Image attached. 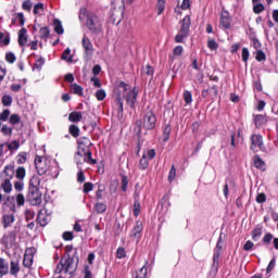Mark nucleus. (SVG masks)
<instances>
[{"label":"nucleus","instance_id":"1","mask_svg":"<svg viewBox=\"0 0 278 278\" xmlns=\"http://www.w3.org/2000/svg\"><path fill=\"white\" fill-rule=\"evenodd\" d=\"M115 94L117 97V108L118 112L123 113V99H126L127 105L134 109L136 108V101L138 99V89L131 88L125 81H121L118 86L115 88Z\"/></svg>","mask_w":278,"mask_h":278},{"label":"nucleus","instance_id":"2","mask_svg":"<svg viewBox=\"0 0 278 278\" xmlns=\"http://www.w3.org/2000/svg\"><path fill=\"white\" fill-rule=\"evenodd\" d=\"M35 166L38 175H47V177H50V179H58L60 176V163H58L55 160L36 156Z\"/></svg>","mask_w":278,"mask_h":278},{"label":"nucleus","instance_id":"3","mask_svg":"<svg viewBox=\"0 0 278 278\" xmlns=\"http://www.w3.org/2000/svg\"><path fill=\"white\" fill-rule=\"evenodd\" d=\"M40 188H42V179L38 175H34L29 179V187L27 193V201L30 205H40L42 203V193H40Z\"/></svg>","mask_w":278,"mask_h":278},{"label":"nucleus","instance_id":"4","mask_svg":"<svg viewBox=\"0 0 278 278\" xmlns=\"http://www.w3.org/2000/svg\"><path fill=\"white\" fill-rule=\"evenodd\" d=\"M79 21H86V25L92 34H101V31H103V26L99 16L86 9H80Z\"/></svg>","mask_w":278,"mask_h":278},{"label":"nucleus","instance_id":"5","mask_svg":"<svg viewBox=\"0 0 278 278\" xmlns=\"http://www.w3.org/2000/svg\"><path fill=\"white\" fill-rule=\"evenodd\" d=\"M180 29L178 34L175 37V42H184L185 38H188L190 35V25H192V21L190 20V15H186L181 21H180Z\"/></svg>","mask_w":278,"mask_h":278},{"label":"nucleus","instance_id":"6","mask_svg":"<svg viewBox=\"0 0 278 278\" xmlns=\"http://www.w3.org/2000/svg\"><path fill=\"white\" fill-rule=\"evenodd\" d=\"M75 162L77 164V168H81V164H97V160L92 159V156L88 157V152H84L78 150L75 154Z\"/></svg>","mask_w":278,"mask_h":278},{"label":"nucleus","instance_id":"7","mask_svg":"<svg viewBox=\"0 0 278 278\" xmlns=\"http://www.w3.org/2000/svg\"><path fill=\"white\" fill-rule=\"evenodd\" d=\"M155 123H157V117H155V113H153V111H148L143 117V129H155Z\"/></svg>","mask_w":278,"mask_h":278},{"label":"nucleus","instance_id":"8","mask_svg":"<svg viewBox=\"0 0 278 278\" xmlns=\"http://www.w3.org/2000/svg\"><path fill=\"white\" fill-rule=\"evenodd\" d=\"M90 147H92V142L87 137H80L78 139V151H83L87 153L89 159L92 155V151H90Z\"/></svg>","mask_w":278,"mask_h":278},{"label":"nucleus","instance_id":"9","mask_svg":"<svg viewBox=\"0 0 278 278\" xmlns=\"http://www.w3.org/2000/svg\"><path fill=\"white\" fill-rule=\"evenodd\" d=\"M72 264H73V260L66 256H63L55 268L56 275H60V273H68Z\"/></svg>","mask_w":278,"mask_h":278},{"label":"nucleus","instance_id":"10","mask_svg":"<svg viewBox=\"0 0 278 278\" xmlns=\"http://www.w3.org/2000/svg\"><path fill=\"white\" fill-rule=\"evenodd\" d=\"M36 255V248L31 247L26 249L24 254L23 264L25 268H31L34 265V256Z\"/></svg>","mask_w":278,"mask_h":278},{"label":"nucleus","instance_id":"11","mask_svg":"<svg viewBox=\"0 0 278 278\" xmlns=\"http://www.w3.org/2000/svg\"><path fill=\"white\" fill-rule=\"evenodd\" d=\"M37 223L40 225V227H47V225L51 223V213H47L45 208L41 210L38 213Z\"/></svg>","mask_w":278,"mask_h":278},{"label":"nucleus","instance_id":"12","mask_svg":"<svg viewBox=\"0 0 278 278\" xmlns=\"http://www.w3.org/2000/svg\"><path fill=\"white\" fill-rule=\"evenodd\" d=\"M130 238L135 240L137 243L140 242V238H142V222L138 220L134 226Z\"/></svg>","mask_w":278,"mask_h":278},{"label":"nucleus","instance_id":"13","mask_svg":"<svg viewBox=\"0 0 278 278\" xmlns=\"http://www.w3.org/2000/svg\"><path fill=\"white\" fill-rule=\"evenodd\" d=\"M252 140V144H251V149L252 151H257V149H264V141L262 139V135H253L251 137Z\"/></svg>","mask_w":278,"mask_h":278},{"label":"nucleus","instance_id":"14","mask_svg":"<svg viewBox=\"0 0 278 278\" xmlns=\"http://www.w3.org/2000/svg\"><path fill=\"white\" fill-rule=\"evenodd\" d=\"M220 251H223V241L219 237V240L217 241L216 248L214 250L213 266H218V262L220 260Z\"/></svg>","mask_w":278,"mask_h":278},{"label":"nucleus","instance_id":"15","mask_svg":"<svg viewBox=\"0 0 278 278\" xmlns=\"http://www.w3.org/2000/svg\"><path fill=\"white\" fill-rule=\"evenodd\" d=\"M83 47L85 49L86 55H92L94 53V47L92 46V41L85 35L83 37Z\"/></svg>","mask_w":278,"mask_h":278},{"label":"nucleus","instance_id":"16","mask_svg":"<svg viewBox=\"0 0 278 278\" xmlns=\"http://www.w3.org/2000/svg\"><path fill=\"white\" fill-rule=\"evenodd\" d=\"M220 25L224 29H229V27H231V17L229 16V12L222 11Z\"/></svg>","mask_w":278,"mask_h":278},{"label":"nucleus","instance_id":"17","mask_svg":"<svg viewBox=\"0 0 278 278\" xmlns=\"http://www.w3.org/2000/svg\"><path fill=\"white\" fill-rule=\"evenodd\" d=\"M14 220H16V217H14V214H4L2 215V226L4 229H8V227H11L14 225Z\"/></svg>","mask_w":278,"mask_h":278},{"label":"nucleus","instance_id":"18","mask_svg":"<svg viewBox=\"0 0 278 278\" xmlns=\"http://www.w3.org/2000/svg\"><path fill=\"white\" fill-rule=\"evenodd\" d=\"M243 142L242 137H240V132L236 136V132H232L230 136V147L232 149H240V144Z\"/></svg>","mask_w":278,"mask_h":278},{"label":"nucleus","instance_id":"19","mask_svg":"<svg viewBox=\"0 0 278 278\" xmlns=\"http://www.w3.org/2000/svg\"><path fill=\"white\" fill-rule=\"evenodd\" d=\"M252 162L254 168H258V170H266V163L262 157H260V155L253 156Z\"/></svg>","mask_w":278,"mask_h":278},{"label":"nucleus","instance_id":"20","mask_svg":"<svg viewBox=\"0 0 278 278\" xmlns=\"http://www.w3.org/2000/svg\"><path fill=\"white\" fill-rule=\"evenodd\" d=\"M18 45L20 47H25L27 45V29L22 28L18 31Z\"/></svg>","mask_w":278,"mask_h":278},{"label":"nucleus","instance_id":"21","mask_svg":"<svg viewBox=\"0 0 278 278\" xmlns=\"http://www.w3.org/2000/svg\"><path fill=\"white\" fill-rule=\"evenodd\" d=\"M93 212H96V214H105V212H108V204L104 202H97L93 205Z\"/></svg>","mask_w":278,"mask_h":278},{"label":"nucleus","instance_id":"22","mask_svg":"<svg viewBox=\"0 0 278 278\" xmlns=\"http://www.w3.org/2000/svg\"><path fill=\"white\" fill-rule=\"evenodd\" d=\"M10 270V263L5 258H0V275L3 277L8 275Z\"/></svg>","mask_w":278,"mask_h":278},{"label":"nucleus","instance_id":"23","mask_svg":"<svg viewBox=\"0 0 278 278\" xmlns=\"http://www.w3.org/2000/svg\"><path fill=\"white\" fill-rule=\"evenodd\" d=\"M266 123H268L266 115L260 114L254 117L255 127H262V126L266 125Z\"/></svg>","mask_w":278,"mask_h":278},{"label":"nucleus","instance_id":"24","mask_svg":"<svg viewBox=\"0 0 278 278\" xmlns=\"http://www.w3.org/2000/svg\"><path fill=\"white\" fill-rule=\"evenodd\" d=\"M0 190H3L5 194H10V192H12V181L10 179H4L0 185Z\"/></svg>","mask_w":278,"mask_h":278},{"label":"nucleus","instance_id":"25","mask_svg":"<svg viewBox=\"0 0 278 278\" xmlns=\"http://www.w3.org/2000/svg\"><path fill=\"white\" fill-rule=\"evenodd\" d=\"M70 90L73 92V94L84 97V88L75 83L70 86Z\"/></svg>","mask_w":278,"mask_h":278},{"label":"nucleus","instance_id":"26","mask_svg":"<svg viewBox=\"0 0 278 278\" xmlns=\"http://www.w3.org/2000/svg\"><path fill=\"white\" fill-rule=\"evenodd\" d=\"M149 275V263H146L136 274L135 278H147Z\"/></svg>","mask_w":278,"mask_h":278},{"label":"nucleus","instance_id":"27","mask_svg":"<svg viewBox=\"0 0 278 278\" xmlns=\"http://www.w3.org/2000/svg\"><path fill=\"white\" fill-rule=\"evenodd\" d=\"M4 175H7L5 179H9V181H12V179H14V167L13 165H7L3 169Z\"/></svg>","mask_w":278,"mask_h":278},{"label":"nucleus","instance_id":"28","mask_svg":"<svg viewBox=\"0 0 278 278\" xmlns=\"http://www.w3.org/2000/svg\"><path fill=\"white\" fill-rule=\"evenodd\" d=\"M53 27H54L55 34H59V36H62V34H64V26H62V21L54 18Z\"/></svg>","mask_w":278,"mask_h":278},{"label":"nucleus","instance_id":"29","mask_svg":"<svg viewBox=\"0 0 278 278\" xmlns=\"http://www.w3.org/2000/svg\"><path fill=\"white\" fill-rule=\"evenodd\" d=\"M25 84H27V79H22L18 83H13L11 85V90L12 92H21V89L23 88V86H25Z\"/></svg>","mask_w":278,"mask_h":278},{"label":"nucleus","instance_id":"30","mask_svg":"<svg viewBox=\"0 0 278 278\" xmlns=\"http://www.w3.org/2000/svg\"><path fill=\"white\" fill-rule=\"evenodd\" d=\"M81 118H84V115L81 114V112H72L68 115V121L71 123H79Z\"/></svg>","mask_w":278,"mask_h":278},{"label":"nucleus","instance_id":"31","mask_svg":"<svg viewBox=\"0 0 278 278\" xmlns=\"http://www.w3.org/2000/svg\"><path fill=\"white\" fill-rule=\"evenodd\" d=\"M13 101H14V99L12 98V96L10 93H4L1 98V102L4 108H10V105H12Z\"/></svg>","mask_w":278,"mask_h":278},{"label":"nucleus","instance_id":"32","mask_svg":"<svg viewBox=\"0 0 278 278\" xmlns=\"http://www.w3.org/2000/svg\"><path fill=\"white\" fill-rule=\"evenodd\" d=\"M104 193H105V187L103 185H99L98 190L96 191L97 201H103V199H105Z\"/></svg>","mask_w":278,"mask_h":278},{"label":"nucleus","instance_id":"33","mask_svg":"<svg viewBox=\"0 0 278 278\" xmlns=\"http://www.w3.org/2000/svg\"><path fill=\"white\" fill-rule=\"evenodd\" d=\"M10 45V35L8 33H0V47H8Z\"/></svg>","mask_w":278,"mask_h":278},{"label":"nucleus","instance_id":"34","mask_svg":"<svg viewBox=\"0 0 278 278\" xmlns=\"http://www.w3.org/2000/svg\"><path fill=\"white\" fill-rule=\"evenodd\" d=\"M42 66H45V58L37 56L33 71H42Z\"/></svg>","mask_w":278,"mask_h":278},{"label":"nucleus","instance_id":"35","mask_svg":"<svg viewBox=\"0 0 278 278\" xmlns=\"http://www.w3.org/2000/svg\"><path fill=\"white\" fill-rule=\"evenodd\" d=\"M17 23L21 27L25 25V15L23 13H17L16 17L12 20V25H16Z\"/></svg>","mask_w":278,"mask_h":278},{"label":"nucleus","instance_id":"36","mask_svg":"<svg viewBox=\"0 0 278 278\" xmlns=\"http://www.w3.org/2000/svg\"><path fill=\"white\" fill-rule=\"evenodd\" d=\"M262 238V227H256L252 230V240L258 242Z\"/></svg>","mask_w":278,"mask_h":278},{"label":"nucleus","instance_id":"37","mask_svg":"<svg viewBox=\"0 0 278 278\" xmlns=\"http://www.w3.org/2000/svg\"><path fill=\"white\" fill-rule=\"evenodd\" d=\"M139 168L140 170H147L149 168V157H147V154H143L140 159Z\"/></svg>","mask_w":278,"mask_h":278},{"label":"nucleus","instance_id":"38","mask_svg":"<svg viewBox=\"0 0 278 278\" xmlns=\"http://www.w3.org/2000/svg\"><path fill=\"white\" fill-rule=\"evenodd\" d=\"M21 270V266L18 265V261H12L10 265V273L12 275H16Z\"/></svg>","mask_w":278,"mask_h":278},{"label":"nucleus","instance_id":"39","mask_svg":"<svg viewBox=\"0 0 278 278\" xmlns=\"http://www.w3.org/2000/svg\"><path fill=\"white\" fill-rule=\"evenodd\" d=\"M25 167H17V169L15 170V177L16 179H18L20 181H23L25 179Z\"/></svg>","mask_w":278,"mask_h":278},{"label":"nucleus","instance_id":"40","mask_svg":"<svg viewBox=\"0 0 278 278\" xmlns=\"http://www.w3.org/2000/svg\"><path fill=\"white\" fill-rule=\"evenodd\" d=\"M20 147H21V143L18 141H16V140L8 143V149L12 153H16V151H18Z\"/></svg>","mask_w":278,"mask_h":278},{"label":"nucleus","instance_id":"41","mask_svg":"<svg viewBox=\"0 0 278 278\" xmlns=\"http://www.w3.org/2000/svg\"><path fill=\"white\" fill-rule=\"evenodd\" d=\"M175 179H177V168H175V165H173L170 167L169 174H168L169 184H173V181H175Z\"/></svg>","mask_w":278,"mask_h":278},{"label":"nucleus","instance_id":"42","mask_svg":"<svg viewBox=\"0 0 278 278\" xmlns=\"http://www.w3.org/2000/svg\"><path fill=\"white\" fill-rule=\"evenodd\" d=\"M62 60H64L65 62H68V64L73 62V55H71L70 48H66L65 51L63 52Z\"/></svg>","mask_w":278,"mask_h":278},{"label":"nucleus","instance_id":"43","mask_svg":"<svg viewBox=\"0 0 278 278\" xmlns=\"http://www.w3.org/2000/svg\"><path fill=\"white\" fill-rule=\"evenodd\" d=\"M166 8V0H157L156 3V10H157V15L162 14Z\"/></svg>","mask_w":278,"mask_h":278},{"label":"nucleus","instance_id":"44","mask_svg":"<svg viewBox=\"0 0 278 278\" xmlns=\"http://www.w3.org/2000/svg\"><path fill=\"white\" fill-rule=\"evenodd\" d=\"M50 34H51V31L49 30V27H47V26L41 27L39 30V36L42 39L49 38Z\"/></svg>","mask_w":278,"mask_h":278},{"label":"nucleus","instance_id":"45","mask_svg":"<svg viewBox=\"0 0 278 278\" xmlns=\"http://www.w3.org/2000/svg\"><path fill=\"white\" fill-rule=\"evenodd\" d=\"M116 257L117 260H124V257H127V251L125 250V248H117L116 250Z\"/></svg>","mask_w":278,"mask_h":278},{"label":"nucleus","instance_id":"46","mask_svg":"<svg viewBox=\"0 0 278 278\" xmlns=\"http://www.w3.org/2000/svg\"><path fill=\"white\" fill-rule=\"evenodd\" d=\"M264 10H266V7H264L263 3L253 4L254 14H262V12H264Z\"/></svg>","mask_w":278,"mask_h":278},{"label":"nucleus","instance_id":"47","mask_svg":"<svg viewBox=\"0 0 278 278\" xmlns=\"http://www.w3.org/2000/svg\"><path fill=\"white\" fill-rule=\"evenodd\" d=\"M31 8H34V3H31V0H25L22 3V9L25 10V12H31Z\"/></svg>","mask_w":278,"mask_h":278},{"label":"nucleus","instance_id":"48","mask_svg":"<svg viewBox=\"0 0 278 278\" xmlns=\"http://www.w3.org/2000/svg\"><path fill=\"white\" fill-rule=\"evenodd\" d=\"M275 266H277V258L274 256V258L270 260V262L266 268L267 275H268V273H273V270L275 269Z\"/></svg>","mask_w":278,"mask_h":278},{"label":"nucleus","instance_id":"49","mask_svg":"<svg viewBox=\"0 0 278 278\" xmlns=\"http://www.w3.org/2000/svg\"><path fill=\"white\" fill-rule=\"evenodd\" d=\"M106 97H108V93L103 89H99L96 92V99H98V101H103Z\"/></svg>","mask_w":278,"mask_h":278},{"label":"nucleus","instance_id":"50","mask_svg":"<svg viewBox=\"0 0 278 278\" xmlns=\"http://www.w3.org/2000/svg\"><path fill=\"white\" fill-rule=\"evenodd\" d=\"M184 100L187 105H190V103H192V92L189 90L184 91Z\"/></svg>","mask_w":278,"mask_h":278},{"label":"nucleus","instance_id":"51","mask_svg":"<svg viewBox=\"0 0 278 278\" xmlns=\"http://www.w3.org/2000/svg\"><path fill=\"white\" fill-rule=\"evenodd\" d=\"M14 201H16V199L14 197H9L7 199V203H10L9 207H10L11 212H16V204L14 203Z\"/></svg>","mask_w":278,"mask_h":278},{"label":"nucleus","instance_id":"52","mask_svg":"<svg viewBox=\"0 0 278 278\" xmlns=\"http://www.w3.org/2000/svg\"><path fill=\"white\" fill-rule=\"evenodd\" d=\"M9 123L11 125H18L21 123V116H18V114H12L10 116Z\"/></svg>","mask_w":278,"mask_h":278},{"label":"nucleus","instance_id":"53","mask_svg":"<svg viewBox=\"0 0 278 278\" xmlns=\"http://www.w3.org/2000/svg\"><path fill=\"white\" fill-rule=\"evenodd\" d=\"M14 189L17 192H23V190H25V182H23V180H18L14 182Z\"/></svg>","mask_w":278,"mask_h":278},{"label":"nucleus","instance_id":"54","mask_svg":"<svg viewBox=\"0 0 278 278\" xmlns=\"http://www.w3.org/2000/svg\"><path fill=\"white\" fill-rule=\"evenodd\" d=\"M27 162V152H21L17 155V164H25Z\"/></svg>","mask_w":278,"mask_h":278},{"label":"nucleus","instance_id":"55","mask_svg":"<svg viewBox=\"0 0 278 278\" xmlns=\"http://www.w3.org/2000/svg\"><path fill=\"white\" fill-rule=\"evenodd\" d=\"M257 62H265L266 61V53L262 50L256 51V56H255Z\"/></svg>","mask_w":278,"mask_h":278},{"label":"nucleus","instance_id":"56","mask_svg":"<svg viewBox=\"0 0 278 278\" xmlns=\"http://www.w3.org/2000/svg\"><path fill=\"white\" fill-rule=\"evenodd\" d=\"M70 134L74 137L77 138L79 136V127L76 125H71L70 126Z\"/></svg>","mask_w":278,"mask_h":278},{"label":"nucleus","instance_id":"57","mask_svg":"<svg viewBox=\"0 0 278 278\" xmlns=\"http://www.w3.org/2000/svg\"><path fill=\"white\" fill-rule=\"evenodd\" d=\"M43 10H45V4L37 3L35 4L33 12L34 14H42Z\"/></svg>","mask_w":278,"mask_h":278},{"label":"nucleus","instance_id":"58","mask_svg":"<svg viewBox=\"0 0 278 278\" xmlns=\"http://www.w3.org/2000/svg\"><path fill=\"white\" fill-rule=\"evenodd\" d=\"M253 249H255V243L251 240H248L243 245V251H253Z\"/></svg>","mask_w":278,"mask_h":278},{"label":"nucleus","instance_id":"59","mask_svg":"<svg viewBox=\"0 0 278 278\" xmlns=\"http://www.w3.org/2000/svg\"><path fill=\"white\" fill-rule=\"evenodd\" d=\"M16 203L18 207H23V205H25V195H23V193H18L16 195Z\"/></svg>","mask_w":278,"mask_h":278},{"label":"nucleus","instance_id":"60","mask_svg":"<svg viewBox=\"0 0 278 278\" xmlns=\"http://www.w3.org/2000/svg\"><path fill=\"white\" fill-rule=\"evenodd\" d=\"M207 47L211 51H216V49H218V43L214 39H208Z\"/></svg>","mask_w":278,"mask_h":278},{"label":"nucleus","instance_id":"61","mask_svg":"<svg viewBox=\"0 0 278 278\" xmlns=\"http://www.w3.org/2000/svg\"><path fill=\"white\" fill-rule=\"evenodd\" d=\"M4 244H12L14 242V232L3 237Z\"/></svg>","mask_w":278,"mask_h":278},{"label":"nucleus","instance_id":"62","mask_svg":"<svg viewBox=\"0 0 278 278\" xmlns=\"http://www.w3.org/2000/svg\"><path fill=\"white\" fill-rule=\"evenodd\" d=\"M10 118V110L5 109L2 113H0V121L5 123Z\"/></svg>","mask_w":278,"mask_h":278},{"label":"nucleus","instance_id":"63","mask_svg":"<svg viewBox=\"0 0 278 278\" xmlns=\"http://www.w3.org/2000/svg\"><path fill=\"white\" fill-rule=\"evenodd\" d=\"M132 212L136 217L140 216V202L135 201Z\"/></svg>","mask_w":278,"mask_h":278},{"label":"nucleus","instance_id":"64","mask_svg":"<svg viewBox=\"0 0 278 278\" xmlns=\"http://www.w3.org/2000/svg\"><path fill=\"white\" fill-rule=\"evenodd\" d=\"M1 131L4 136H12V128L8 127V125H2Z\"/></svg>","mask_w":278,"mask_h":278}]
</instances>
